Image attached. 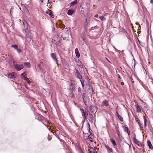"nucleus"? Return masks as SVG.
I'll use <instances>...</instances> for the list:
<instances>
[{
    "label": "nucleus",
    "instance_id": "f257e3e1",
    "mask_svg": "<svg viewBox=\"0 0 153 153\" xmlns=\"http://www.w3.org/2000/svg\"><path fill=\"white\" fill-rule=\"evenodd\" d=\"M23 24L24 25V29L23 31L24 33L25 34L26 39H28L29 41L31 40V38L30 37V33L29 30V27L28 24L27 23V22H24Z\"/></svg>",
    "mask_w": 153,
    "mask_h": 153
},
{
    "label": "nucleus",
    "instance_id": "f03ea898",
    "mask_svg": "<svg viewBox=\"0 0 153 153\" xmlns=\"http://www.w3.org/2000/svg\"><path fill=\"white\" fill-rule=\"evenodd\" d=\"M82 115H83L85 119L87 118V119L91 121H92L93 120L94 117L93 115L90 113H88L87 110L86 111L85 110V112L83 110V114Z\"/></svg>",
    "mask_w": 153,
    "mask_h": 153
},
{
    "label": "nucleus",
    "instance_id": "7ed1b4c3",
    "mask_svg": "<svg viewBox=\"0 0 153 153\" xmlns=\"http://www.w3.org/2000/svg\"><path fill=\"white\" fill-rule=\"evenodd\" d=\"M15 62H13V66L17 71H20L24 67L23 64H15Z\"/></svg>",
    "mask_w": 153,
    "mask_h": 153
},
{
    "label": "nucleus",
    "instance_id": "20e7f679",
    "mask_svg": "<svg viewBox=\"0 0 153 153\" xmlns=\"http://www.w3.org/2000/svg\"><path fill=\"white\" fill-rule=\"evenodd\" d=\"M8 77L11 79H15L17 76V75L14 72L10 73L8 74Z\"/></svg>",
    "mask_w": 153,
    "mask_h": 153
},
{
    "label": "nucleus",
    "instance_id": "39448f33",
    "mask_svg": "<svg viewBox=\"0 0 153 153\" xmlns=\"http://www.w3.org/2000/svg\"><path fill=\"white\" fill-rule=\"evenodd\" d=\"M76 82L75 81H73L71 82L70 85V89L72 91L74 90L76 88L75 86Z\"/></svg>",
    "mask_w": 153,
    "mask_h": 153
},
{
    "label": "nucleus",
    "instance_id": "423d86ee",
    "mask_svg": "<svg viewBox=\"0 0 153 153\" xmlns=\"http://www.w3.org/2000/svg\"><path fill=\"white\" fill-rule=\"evenodd\" d=\"M51 56L52 59L56 62L57 64H58V62L57 59L56 58V54L54 53H52L51 54Z\"/></svg>",
    "mask_w": 153,
    "mask_h": 153
},
{
    "label": "nucleus",
    "instance_id": "0eeeda50",
    "mask_svg": "<svg viewBox=\"0 0 153 153\" xmlns=\"http://www.w3.org/2000/svg\"><path fill=\"white\" fill-rule=\"evenodd\" d=\"M89 109L90 111L92 113L97 111L96 108L94 106H90L89 107Z\"/></svg>",
    "mask_w": 153,
    "mask_h": 153
},
{
    "label": "nucleus",
    "instance_id": "6e6552de",
    "mask_svg": "<svg viewBox=\"0 0 153 153\" xmlns=\"http://www.w3.org/2000/svg\"><path fill=\"white\" fill-rule=\"evenodd\" d=\"M134 143L139 146H141V144L140 142L137 140L135 137H134Z\"/></svg>",
    "mask_w": 153,
    "mask_h": 153
},
{
    "label": "nucleus",
    "instance_id": "1a4fd4ad",
    "mask_svg": "<svg viewBox=\"0 0 153 153\" xmlns=\"http://www.w3.org/2000/svg\"><path fill=\"white\" fill-rule=\"evenodd\" d=\"M26 73L25 72H24L21 74V76L22 77V79H23L25 80H27V78L25 77V76H26Z\"/></svg>",
    "mask_w": 153,
    "mask_h": 153
},
{
    "label": "nucleus",
    "instance_id": "9d476101",
    "mask_svg": "<svg viewBox=\"0 0 153 153\" xmlns=\"http://www.w3.org/2000/svg\"><path fill=\"white\" fill-rule=\"evenodd\" d=\"M135 107L136 108V110L137 112V113L140 112L141 111V110L140 107L136 105H135Z\"/></svg>",
    "mask_w": 153,
    "mask_h": 153
},
{
    "label": "nucleus",
    "instance_id": "9b49d317",
    "mask_svg": "<svg viewBox=\"0 0 153 153\" xmlns=\"http://www.w3.org/2000/svg\"><path fill=\"white\" fill-rule=\"evenodd\" d=\"M108 105V102L106 100H105L102 102V105L107 106Z\"/></svg>",
    "mask_w": 153,
    "mask_h": 153
},
{
    "label": "nucleus",
    "instance_id": "f8f14e48",
    "mask_svg": "<svg viewBox=\"0 0 153 153\" xmlns=\"http://www.w3.org/2000/svg\"><path fill=\"white\" fill-rule=\"evenodd\" d=\"M75 53L76 54V56L77 58H79L80 57V54L77 48H76L75 49Z\"/></svg>",
    "mask_w": 153,
    "mask_h": 153
},
{
    "label": "nucleus",
    "instance_id": "ddd939ff",
    "mask_svg": "<svg viewBox=\"0 0 153 153\" xmlns=\"http://www.w3.org/2000/svg\"><path fill=\"white\" fill-rule=\"evenodd\" d=\"M147 143L149 148L151 149H152L153 147L151 142L149 140H148L147 142Z\"/></svg>",
    "mask_w": 153,
    "mask_h": 153
},
{
    "label": "nucleus",
    "instance_id": "4468645a",
    "mask_svg": "<svg viewBox=\"0 0 153 153\" xmlns=\"http://www.w3.org/2000/svg\"><path fill=\"white\" fill-rule=\"evenodd\" d=\"M105 146L107 150H108L112 153L113 152V150L112 148H110L109 146L106 145H105Z\"/></svg>",
    "mask_w": 153,
    "mask_h": 153
},
{
    "label": "nucleus",
    "instance_id": "2eb2a0df",
    "mask_svg": "<svg viewBox=\"0 0 153 153\" xmlns=\"http://www.w3.org/2000/svg\"><path fill=\"white\" fill-rule=\"evenodd\" d=\"M24 64L27 68H30L31 67L30 63L28 62H25Z\"/></svg>",
    "mask_w": 153,
    "mask_h": 153
},
{
    "label": "nucleus",
    "instance_id": "dca6fc26",
    "mask_svg": "<svg viewBox=\"0 0 153 153\" xmlns=\"http://www.w3.org/2000/svg\"><path fill=\"white\" fill-rule=\"evenodd\" d=\"M76 65L80 67H82V63L80 61H78L77 62Z\"/></svg>",
    "mask_w": 153,
    "mask_h": 153
},
{
    "label": "nucleus",
    "instance_id": "f3484780",
    "mask_svg": "<svg viewBox=\"0 0 153 153\" xmlns=\"http://www.w3.org/2000/svg\"><path fill=\"white\" fill-rule=\"evenodd\" d=\"M74 12V11L73 10H68L67 12V14L69 15H72Z\"/></svg>",
    "mask_w": 153,
    "mask_h": 153
},
{
    "label": "nucleus",
    "instance_id": "a211bd4d",
    "mask_svg": "<svg viewBox=\"0 0 153 153\" xmlns=\"http://www.w3.org/2000/svg\"><path fill=\"white\" fill-rule=\"evenodd\" d=\"M75 76L78 78L79 79H81L82 78V76L80 74V73L75 74Z\"/></svg>",
    "mask_w": 153,
    "mask_h": 153
},
{
    "label": "nucleus",
    "instance_id": "6ab92c4d",
    "mask_svg": "<svg viewBox=\"0 0 153 153\" xmlns=\"http://www.w3.org/2000/svg\"><path fill=\"white\" fill-rule=\"evenodd\" d=\"M77 3V0H75L72 1L70 4V6H72L75 4Z\"/></svg>",
    "mask_w": 153,
    "mask_h": 153
},
{
    "label": "nucleus",
    "instance_id": "aec40b11",
    "mask_svg": "<svg viewBox=\"0 0 153 153\" xmlns=\"http://www.w3.org/2000/svg\"><path fill=\"white\" fill-rule=\"evenodd\" d=\"M143 119H144V126L146 127V118L144 116H143Z\"/></svg>",
    "mask_w": 153,
    "mask_h": 153
},
{
    "label": "nucleus",
    "instance_id": "412c9836",
    "mask_svg": "<svg viewBox=\"0 0 153 153\" xmlns=\"http://www.w3.org/2000/svg\"><path fill=\"white\" fill-rule=\"evenodd\" d=\"M99 19L102 21L105 20V18L103 16H100Z\"/></svg>",
    "mask_w": 153,
    "mask_h": 153
},
{
    "label": "nucleus",
    "instance_id": "4be33fe9",
    "mask_svg": "<svg viewBox=\"0 0 153 153\" xmlns=\"http://www.w3.org/2000/svg\"><path fill=\"white\" fill-rule=\"evenodd\" d=\"M46 13H47L49 14L51 16H52L53 15L52 13L50 10H48V11H46Z\"/></svg>",
    "mask_w": 153,
    "mask_h": 153
},
{
    "label": "nucleus",
    "instance_id": "5701e85b",
    "mask_svg": "<svg viewBox=\"0 0 153 153\" xmlns=\"http://www.w3.org/2000/svg\"><path fill=\"white\" fill-rule=\"evenodd\" d=\"M118 118L119 119V120L121 122L123 121V117L119 114H118L117 116Z\"/></svg>",
    "mask_w": 153,
    "mask_h": 153
},
{
    "label": "nucleus",
    "instance_id": "b1692460",
    "mask_svg": "<svg viewBox=\"0 0 153 153\" xmlns=\"http://www.w3.org/2000/svg\"><path fill=\"white\" fill-rule=\"evenodd\" d=\"M87 128L88 130V131L90 133H91L90 131V126L89 123H88L87 124Z\"/></svg>",
    "mask_w": 153,
    "mask_h": 153
},
{
    "label": "nucleus",
    "instance_id": "393cba45",
    "mask_svg": "<svg viewBox=\"0 0 153 153\" xmlns=\"http://www.w3.org/2000/svg\"><path fill=\"white\" fill-rule=\"evenodd\" d=\"M123 128L124 131L125 132H128V131H129V129L128 127H125V126H123Z\"/></svg>",
    "mask_w": 153,
    "mask_h": 153
},
{
    "label": "nucleus",
    "instance_id": "a878e982",
    "mask_svg": "<svg viewBox=\"0 0 153 153\" xmlns=\"http://www.w3.org/2000/svg\"><path fill=\"white\" fill-rule=\"evenodd\" d=\"M111 142L112 144L114 146H115L117 145L116 142L115 140H114L113 139H111Z\"/></svg>",
    "mask_w": 153,
    "mask_h": 153
},
{
    "label": "nucleus",
    "instance_id": "bb28decb",
    "mask_svg": "<svg viewBox=\"0 0 153 153\" xmlns=\"http://www.w3.org/2000/svg\"><path fill=\"white\" fill-rule=\"evenodd\" d=\"M11 47L12 48H13L15 49L16 50L18 48V46L16 45H12Z\"/></svg>",
    "mask_w": 153,
    "mask_h": 153
},
{
    "label": "nucleus",
    "instance_id": "cd10ccee",
    "mask_svg": "<svg viewBox=\"0 0 153 153\" xmlns=\"http://www.w3.org/2000/svg\"><path fill=\"white\" fill-rule=\"evenodd\" d=\"M80 81L82 85V87L84 88V82H85V80H80Z\"/></svg>",
    "mask_w": 153,
    "mask_h": 153
},
{
    "label": "nucleus",
    "instance_id": "c85d7f7f",
    "mask_svg": "<svg viewBox=\"0 0 153 153\" xmlns=\"http://www.w3.org/2000/svg\"><path fill=\"white\" fill-rule=\"evenodd\" d=\"M141 101L142 102V104L144 105L145 107H146L147 106L146 104L142 100H141Z\"/></svg>",
    "mask_w": 153,
    "mask_h": 153
},
{
    "label": "nucleus",
    "instance_id": "c756f323",
    "mask_svg": "<svg viewBox=\"0 0 153 153\" xmlns=\"http://www.w3.org/2000/svg\"><path fill=\"white\" fill-rule=\"evenodd\" d=\"M67 33H65V34H66V35H67L65 37H67L68 36H69V33H70V31H68L67 30Z\"/></svg>",
    "mask_w": 153,
    "mask_h": 153
},
{
    "label": "nucleus",
    "instance_id": "7c9ffc66",
    "mask_svg": "<svg viewBox=\"0 0 153 153\" xmlns=\"http://www.w3.org/2000/svg\"><path fill=\"white\" fill-rule=\"evenodd\" d=\"M75 74H79V72L78 71V70L76 69H75Z\"/></svg>",
    "mask_w": 153,
    "mask_h": 153
},
{
    "label": "nucleus",
    "instance_id": "2f4dec72",
    "mask_svg": "<svg viewBox=\"0 0 153 153\" xmlns=\"http://www.w3.org/2000/svg\"><path fill=\"white\" fill-rule=\"evenodd\" d=\"M75 74H79V72L78 71V70L76 69H75Z\"/></svg>",
    "mask_w": 153,
    "mask_h": 153
},
{
    "label": "nucleus",
    "instance_id": "473e14b6",
    "mask_svg": "<svg viewBox=\"0 0 153 153\" xmlns=\"http://www.w3.org/2000/svg\"><path fill=\"white\" fill-rule=\"evenodd\" d=\"M16 50L19 53H20V52H22V51L20 49H19L18 48Z\"/></svg>",
    "mask_w": 153,
    "mask_h": 153
},
{
    "label": "nucleus",
    "instance_id": "72a5a7b5",
    "mask_svg": "<svg viewBox=\"0 0 153 153\" xmlns=\"http://www.w3.org/2000/svg\"><path fill=\"white\" fill-rule=\"evenodd\" d=\"M121 31L122 32H126V33L127 32L126 31V30L124 29H122L121 30Z\"/></svg>",
    "mask_w": 153,
    "mask_h": 153
},
{
    "label": "nucleus",
    "instance_id": "f704fd0d",
    "mask_svg": "<svg viewBox=\"0 0 153 153\" xmlns=\"http://www.w3.org/2000/svg\"><path fill=\"white\" fill-rule=\"evenodd\" d=\"M13 9L12 8H11L10 10V13L11 14L13 13Z\"/></svg>",
    "mask_w": 153,
    "mask_h": 153
},
{
    "label": "nucleus",
    "instance_id": "c9c22d12",
    "mask_svg": "<svg viewBox=\"0 0 153 153\" xmlns=\"http://www.w3.org/2000/svg\"><path fill=\"white\" fill-rule=\"evenodd\" d=\"M24 85L25 86L26 88H28L27 87V85L26 83H24Z\"/></svg>",
    "mask_w": 153,
    "mask_h": 153
},
{
    "label": "nucleus",
    "instance_id": "e433bc0d",
    "mask_svg": "<svg viewBox=\"0 0 153 153\" xmlns=\"http://www.w3.org/2000/svg\"><path fill=\"white\" fill-rule=\"evenodd\" d=\"M81 91L82 90L81 88L80 87H79L78 89V91L79 92H81Z\"/></svg>",
    "mask_w": 153,
    "mask_h": 153
},
{
    "label": "nucleus",
    "instance_id": "4c0bfd02",
    "mask_svg": "<svg viewBox=\"0 0 153 153\" xmlns=\"http://www.w3.org/2000/svg\"><path fill=\"white\" fill-rule=\"evenodd\" d=\"M136 121L138 123H139V120L138 119H136Z\"/></svg>",
    "mask_w": 153,
    "mask_h": 153
},
{
    "label": "nucleus",
    "instance_id": "58836bf2",
    "mask_svg": "<svg viewBox=\"0 0 153 153\" xmlns=\"http://www.w3.org/2000/svg\"><path fill=\"white\" fill-rule=\"evenodd\" d=\"M139 126L140 127V128H141L142 127V125L140 123H138Z\"/></svg>",
    "mask_w": 153,
    "mask_h": 153
},
{
    "label": "nucleus",
    "instance_id": "ea45409f",
    "mask_svg": "<svg viewBox=\"0 0 153 153\" xmlns=\"http://www.w3.org/2000/svg\"><path fill=\"white\" fill-rule=\"evenodd\" d=\"M97 148L96 147H94V151H95V150L97 149Z\"/></svg>",
    "mask_w": 153,
    "mask_h": 153
},
{
    "label": "nucleus",
    "instance_id": "a19ab883",
    "mask_svg": "<svg viewBox=\"0 0 153 153\" xmlns=\"http://www.w3.org/2000/svg\"><path fill=\"white\" fill-rule=\"evenodd\" d=\"M150 2L151 4H153V0H150Z\"/></svg>",
    "mask_w": 153,
    "mask_h": 153
},
{
    "label": "nucleus",
    "instance_id": "79ce46f5",
    "mask_svg": "<svg viewBox=\"0 0 153 153\" xmlns=\"http://www.w3.org/2000/svg\"><path fill=\"white\" fill-rule=\"evenodd\" d=\"M128 134V135H129L130 134V132L129 130L128 131V132H127Z\"/></svg>",
    "mask_w": 153,
    "mask_h": 153
},
{
    "label": "nucleus",
    "instance_id": "37998d69",
    "mask_svg": "<svg viewBox=\"0 0 153 153\" xmlns=\"http://www.w3.org/2000/svg\"><path fill=\"white\" fill-rule=\"evenodd\" d=\"M116 113H117V116H118V114H118V111H116Z\"/></svg>",
    "mask_w": 153,
    "mask_h": 153
},
{
    "label": "nucleus",
    "instance_id": "c03bdc74",
    "mask_svg": "<svg viewBox=\"0 0 153 153\" xmlns=\"http://www.w3.org/2000/svg\"><path fill=\"white\" fill-rule=\"evenodd\" d=\"M27 83L28 84H30V82H29L28 81H27Z\"/></svg>",
    "mask_w": 153,
    "mask_h": 153
},
{
    "label": "nucleus",
    "instance_id": "a18cd8bd",
    "mask_svg": "<svg viewBox=\"0 0 153 153\" xmlns=\"http://www.w3.org/2000/svg\"><path fill=\"white\" fill-rule=\"evenodd\" d=\"M117 134L118 135V136H119L120 134H119V132H118L117 133Z\"/></svg>",
    "mask_w": 153,
    "mask_h": 153
},
{
    "label": "nucleus",
    "instance_id": "49530a36",
    "mask_svg": "<svg viewBox=\"0 0 153 153\" xmlns=\"http://www.w3.org/2000/svg\"><path fill=\"white\" fill-rule=\"evenodd\" d=\"M134 137H135V138H136V135L135 134H134Z\"/></svg>",
    "mask_w": 153,
    "mask_h": 153
},
{
    "label": "nucleus",
    "instance_id": "de8ad7c7",
    "mask_svg": "<svg viewBox=\"0 0 153 153\" xmlns=\"http://www.w3.org/2000/svg\"><path fill=\"white\" fill-rule=\"evenodd\" d=\"M93 153H95V151H93Z\"/></svg>",
    "mask_w": 153,
    "mask_h": 153
},
{
    "label": "nucleus",
    "instance_id": "09e8293b",
    "mask_svg": "<svg viewBox=\"0 0 153 153\" xmlns=\"http://www.w3.org/2000/svg\"><path fill=\"white\" fill-rule=\"evenodd\" d=\"M107 59V60H108V62H110L109 61V60H108Z\"/></svg>",
    "mask_w": 153,
    "mask_h": 153
},
{
    "label": "nucleus",
    "instance_id": "8fccbe9b",
    "mask_svg": "<svg viewBox=\"0 0 153 153\" xmlns=\"http://www.w3.org/2000/svg\"><path fill=\"white\" fill-rule=\"evenodd\" d=\"M84 97V95L83 96V98Z\"/></svg>",
    "mask_w": 153,
    "mask_h": 153
}]
</instances>
